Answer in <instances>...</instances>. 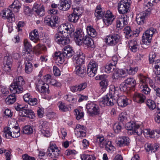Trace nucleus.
<instances>
[{
  "label": "nucleus",
  "instance_id": "33",
  "mask_svg": "<svg viewBox=\"0 0 160 160\" xmlns=\"http://www.w3.org/2000/svg\"><path fill=\"white\" fill-rule=\"evenodd\" d=\"M58 11L54 9H52L50 10V13L51 16H48L46 19L50 20H58L59 19L58 17L56 15Z\"/></svg>",
  "mask_w": 160,
  "mask_h": 160
},
{
  "label": "nucleus",
  "instance_id": "22",
  "mask_svg": "<svg viewBox=\"0 0 160 160\" xmlns=\"http://www.w3.org/2000/svg\"><path fill=\"white\" fill-rule=\"evenodd\" d=\"M32 9L37 14L40 16H43L45 14L44 8L43 5L35 3L33 5Z\"/></svg>",
  "mask_w": 160,
  "mask_h": 160
},
{
  "label": "nucleus",
  "instance_id": "18",
  "mask_svg": "<svg viewBox=\"0 0 160 160\" xmlns=\"http://www.w3.org/2000/svg\"><path fill=\"white\" fill-rule=\"evenodd\" d=\"M1 16L3 19H15L14 15L11 10L8 8H5L2 11L1 13Z\"/></svg>",
  "mask_w": 160,
  "mask_h": 160
},
{
  "label": "nucleus",
  "instance_id": "5",
  "mask_svg": "<svg viewBox=\"0 0 160 160\" xmlns=\"http://www.w3.org/2000/svg\"><path fill=\"white\" fill-rule=\"evenodd\" d=\"M131 3V0H121L118 5V10L119 13L123 14L128 12Z\"/></svg>",
  "mask_w": 160,
  "mask_h": 160
},
{
  "label": "nucleus",
  "instance_id": "2",
  "mask_svg": "<svg viewBox=\"0 0 160 160\" xmlns=\"http://www.w3.org/2000/svg\"><path fill=\"white\" fill-rule=\"evenodd\" d=\"M63 51L56 52L54 57V59L56 62L60 64L62 63L65 60V58H68L72 57L74 54V51L72 48L69 45H67L63 49Z\"/></svg>",
  "mask_w": 160,
  "mask_h": 160
},
{
  "label": "nucleus",
  "instance_id": "62",
  "mask_svg": "<svg viewBox=\"0 0 160 160\" xmlns=\"http://www.w3.org/2000/svg\"><path fill=\"white\" fill-rule=\"evenodd\" d=\"M42 47L39 44H38L35 48L36 53L38 55L41 53V51L42 49Z\"/></svg>",
  "mask_w": 160,
  "mask_h": 160
},
{
  "label": "nucleus",
  "instance_id": "44",
  "mask_svg": "<svg viewBox=\"0 0 160 160\" xmlns=\"http://www.w3.org/2000/svg\"><path fill=\"white\" fill-rule=\"evenodd\" d=\"M128 115L125 112H122L119 115V120L122 124L128 121Z\"/></svg>",
  "mask_w": 160,
  "mask_h": 160
},
{
  "label": "nucleus",
  "instance_id": "16",
  "mask_svg": "<svg viewBox=\"0 0 160 160\" xmlns=\"http://www.w3.org/2000/svg\"><path fill=\"white\" fill-rule=\"evenodd\" d=\"M141 134H142L146 137H148V135L151 138H158L160 137V130H156L150 131L149 129H146L141 132Z\"/></svg>",
  "mask_w": 160,
  "mask_h": 160
},
{
  "label": "nucleus",
  "instance_id": "60",
  "mask_svg": "<svg viewBox=\"0 0 160 160\" xmlns=\"http://www.w3.org/2000/svg\"><path fill=\"white\" fill-rule=\"evenodd\" d=\"M23 43L24 48L26 49L27 51H28V50H30L31 49L32 45L27 39H25Z\"/></svg>",
  "mask_w": 160,
  "mask_h": 160
},
{
  "label": "nucleus",
  "instance_id": "13",
  "mask_svg": "<svg viewBox=\"0 0 160 160\" xmlns=\"http://www.w3.org/2000/svg\"><path fill=\"white\" fill-rule=\"evenodd\" d=\"M121 37L117 34L107 36L105 38L106 43L109 46H114L120 41Z\"/></svg>",
  "mask_w": 160,
  "mask_h": 160
},
{
  "label": "nucleus",
  "instance_id": "61",
  "mask_svg": "<svg viewBox=\"0 0 160 160\" xmlns=\"http://www.w3.org/2000/svg\"><path fill=\"white\" fill-rule=\"evenodd\" d=\"M27 114V115L26 116V117H27L28 118L32 119H34L35 118V114L31 109H28Z\"/></svg>",
  "mask_w": 160,
  "mask_h": 160
},
{
  "label": "nucleus",
  "instance_id": "52",
  "mask_svg": "<svg viewBox=\"0 0 160 160\" xmlns=\"http://www.w3.org/2000/svg\"><path fill=\"white\" fill-rule=\"evenodd\" d=\"M74 112L75 114L76 115V118L77 120H79L82 118L83 117V112L81 110L75 109L74 110Z\"/></svg>",
  "mask_w": 160,
  "mask_h": 160
},
{
  "label": "nucleus",
  "instance_id": "42",
  "mask_svg": "<svg viewBox=\"0 0 160 160\" xmlns=\"http://www.w3.org/2000/svg\"><path fill=\"white\" fill-rule=\"evenodd\" d=\"M11 131L12 133L13 138H17L20 136V130L18 126L15 127L14 129H12Z\"/></svg>",
  "mask_w": 160,
  "mask_h": 160
},
{
  "label": "nucleus",
  "instance_id": "19",
  "mask_svg": "<svg viewBox=\"0 0 160 160\" xmlns=\"http://www.w3.org/2000/svg\"><path fill=\"white\" fill-rule=\"evenodd\" d=\"M73 61L77 65H81L84 63L85 58V55L82 52H77L73 57Z\"/></svg>",
  "mask_w": 160,
  "mask_h": 160
},
{
  "label": "nucleus",
  "instance_id": "48",
  "mask_svg": "<svg viewBox=\"0 0 160 160\" xmlns=\"http://www.w3.org/2000/svg\"><path fill=\"white\" fill-rule=\"evenodd\" d=\"M147 104L149 109L151 110H154L156 107L155 102L151 99H148L147 101Z\"/></svg>",
  "mask_w": 160,
  "mask_h": 160
},
{
  "label": "nucleus",
  "instance_id": "11",
  "mask_svg": "<svg viewBox=\"0 0 160 160\" xmlns=\"http://www.w3.org/2000/svg\"><path fill=\"white\" fill-rule=\"evenodd\" d=\"M98 69V64L94 61H90L87 66V73L90 77L95 76Z\"/></svg>",
  "mask_w": 160,
  "mask_h": 160
},
{
  "label": "nucleus",
  "instance_id": "29",
  "mask_svg": "<svg viewBox=\"0 0 160 160\" xmlns=\"http://www.w3.org/2000/svg\"><path fill=\"white\" fill-rule=\"evenodd\" d=\"M124 82L131 90H133L135 87L136 83L135 79L132 78H129L126 79Z\"/></svg>",
  "mask_w": 160,
  "mask_h": 160
},
{
  "label": "nucleus",
  "instance_id": "6",
  "mask_svg": "<svg viewBox=\"0 0 160 160\" xmlns=\"http://www.w3.org/2000/svg\"><path fill=\"white\" fill-rule=\"evenodd\" d=\"M160 0H150L148 2H145L144 4V8L145 9L143 15L141 17V19H145L151 13L152 7L153 6L152 3H157Z\"/></svg>",
  "mask_w": 160,
  "mask_h": 160
},
{
  "label": "nucleus",
  "instance_id": "8",
  "mask_svg": "<svg viewBox=\"0 0 160 160\" xmlns=\"http://www.w3.org/2000/svg\"><path fill=\"white\" fill-rule=\"evenodd\" d=\"M156 31L153 28H150L146 31L142 36V43L146 45H148L151 42L152 36Z\"/></svg>",
  "mask_w": 160,
  "mask_h": 160
},
{
  "label": "nucleus",
  "instance_id": "26",
  "mask_svg": "<svg viewBox=\"0 0 160 160\" xmlns=\"http://www.w3.org/2000/svg\"><path fill=\"white\" fill-rule=\"evenodd\" d=\"M29 38L31 40L35 43H37L39 41V36L38 31L34 29L29 33Z\"/></svg>",
  "mask_w": 160,
  "mask_h": 160
},
{
  "label": "nucleus",
  "instance_id": "47",
  "mask_svg": "<svg viewBox=\"0 0 160 160\" xmlns=\"http://www.w3.org/2000/svg\"><path fill=\"white\" fill-rule=\"evenodd\" d=\"M149 78L141 74V85L146 86L148 85Z\"/></svg>",
  "mask_w": 160,
  "mask_h": 160
},
{
  "label": "nucleus",
  "instance_id": "39",
  "mask_svg": "<svg viewBox=\"0 0 160 160\" xmlns=\"http://www.w3.org/2000/svg\"><path fill=\"white\" fill-rule=\"evenodd\" d=\"M37 90L39 92L43 93H49V86L46 83L44 84V85L41 87V88H40Z\"/></svg>",
  "mask_w": 160,
  "mask_h": 160
},
{
  "label": "nucleus",
  "instance_id": "25",
  "mask_svg": "<svg viewBox=\"0 0 160 160\" xmlns=\"http://www.w3.org/2000/svg\"><path fill=\"white\" fill-rule=\"evenodd\" d=\"M71 1V0H62L60 1V7L59 9L63 11H66L70 7Z\"/></svg>",
  "mask_w": 160,
  "mask_h": 160
},
{
  "label": "nucleus",
  "instance_id": "12",
  "mask_svg": "<svg viewBox=\"0 0 160 160\" xmlns=\"http://www.w3.org/2000/svg\"><path fill=\"white\" fill-rule=\"evenodd\" d=\"M47 122L42 120L39 122V128L42 135L46 137H49L51 135L49 128L48 127Z\"/></svg>",
  "mask_w": 160,
  "mask_h": 160
},
{
  "label": "nucleus",
  "instance_id": "20",
  "mask_svg": "<svg viewBox=\"0 0 160 160\" xmlns=\"http://www.w3.org/2000/svg\"><path fill=\"white\" fill-rule=\"evenodd\" d=\"M116 102L118 106L121 107H124L127 106L128 104V99L124 95H121L116 98Z\"/></svg>",
  "mask_w": 160,
  "mask_h": 160
},
{
  "label": "nucleus",
  "instance_id": "1",
  "mask_svg": "<svg viewBox=\"0 0 160 160\" xmlns=\"http://www.w3.org/2000/svg\"><path fill=\"white\" fill-rule=\"evenodd\" d=\"M118 88H115L114 86L111 85L110 87L109 93H108L102 98L100 101V105H103L104 106H112L116 103V98H118L119 93L118 92Z\"/></svg>",
  "mask_w": 160,
  "mask_h": 160
},
{
  "label": "nucleus",
  "instance_id": "58",
  "mask_svg": "<svg viewBox=\"0 0 160 160\" xmlns=\"http://www.w3.org/2000/svg\"><path fill=\"white\" fill-rule=\"evenodd\" d=\"M156 57L155 53L154 52H150L149 55V60L150 63H152L154 62H155V59Z\"/></svg>",
  "mask_w": 160,
  "mask_h": 160
},
{
  "label": "nucleus",
  "instance_id": "32",
  "mask_svg": "<svg viewBox=\"0 0 160 160\" xmlns=\"http://www.w3.org/2000/svg\"><path fill=\"white\" fill-rule=\"evenodd\" d=\"M83 43L88 47L93 48L94 47L93 41L89 37H85L82 41Z\"/></svg>",
  "mask_w": 160,
  "mask_h": 160
},
{
  "label": "nucleus",
  "instance_id": "57",
  "mask_svg": "<svg viewBox=\"0 0 160 160\" xmlns=\"http://www.w3.org/2000/svg\"><path fill=\"white\" fill-rule=\"evenodd\" d=\"M12 59L10 57L5 56L4 58V64L12 66Z\"/></svg>",
  "mask_w": 160,
  "mask_h": 160
},
{
  "label": "nucleus",
  "instance_id": "38",
  "mask_svg": "<svg viewBox=\"0 0 160 160\" xmlns=\"http://www.w3.org/2000/svg\"><path fill=\"white\" fill-rule=\"evenodd\" d=\"M105 147L106 149L108 152H112L115 149L114 147L112 144L111 141H107L104 145L103 147Z\"/></svg>",
  "mask_w": 160,
  "mask_h": 160
},
{
  "label": "nucleus",
  "instance_id": "28",
  "mask_svg": "<svg viewBox=\"0 0 160 160\" xmlns=\"http://www.w3.org/2000/svg\"><path fill=\"white\" fill-rule=\"evenodd\" d=\"M95 141L102 148H103V145L107 141L102 135H98L95 138Z\"/></svg>",
  "mask_w": 160,
  "mask_h": 160
},
{
  "label": "nucleus",
  "instance_id": "54",
  "mask_svg": "<svg viewBox=\"0 0 160 160\" xmlns=\"http://www.w3.org/2000/svg\"><path fill=\"white\" fill-rule=\"evenodd\" d=\"M32 128L30 126H26L24 128L23 132L25 134H30L32 133Z\"/></svg>",
  "mask_w": 160,
  "mask_h": 160
},
{
  "label": "nucleus",
  "instance_id": "15",
  "mask_svg": "<svg viewBox=\"0 0 160 160\" xmlns=\"http://www.w3.org/2000/svg\"><path fill=\"white\" fill-rule=\"evenodd\" d=\"M70 36H60L59 34L56 33L54 36V40L59 44L65 45L69 43L70 40L69 38Z\"/></svg>",
  "mask_w": 160,
  "mask_h": 160
},
{
  "label": "nucleus",
  "instance_id": "21",
  "mask_svg": "<svg viewBox=\"0 0 160 160\" xmlns=\"http://www.w3.org/2000/svg\"><path fill=\"white\" fill-rule=\"evenodd\" d=\"M87 82H82L78 84L71 86L70 90L73 92H80L84 90L87 87Z\"/></svg>",
  "mask_w": 160,
  "mask_h": 160
},
{
  "label": "nucleus",
  "instance_id": "30",
  "mask_svg": "<svg viewBox=\"0 0 160 160\" xmlns=\"http://www.w3.org/2000/svg\"><path fill=\"white\" fill-rule=\"evenodd\" d=\"M24 63L25 65V72L28 74L31 73L32 71L33 66L30 61L26 58Z\"/></svg>",
  "mask_w": 160,
  "mask_h": 160
},
{
  "label": "nucleus",
  "instance_id": "40",
  "mask_svg": "<svg viewBox=\"0 0 160 160\" xmlns=\"http://www.w3.org/2000/svg\"><path fill=\"white\" fill-rule=\"evenodd\" d=\"M114 88H119L118 90V92L119 93V90L120 89L121 91H122L124 92H126L131 90L130 88L128 87V86L127 85V84H125V82H124V81L123 83L121 84L120 86V87H115L114 86Z\"/></svg>",
  "mask_w": 160,
  "mask_h": 160
},
{
  "label": "nucleus",
  "instance_id": "3",
  "mask_svg": "<svg viewBox=\"0 0 160 160\" xmlns=\"http://www.w3.org/2000/svg\"><path fill=\"white\" fill-rule=\"evenodd\" d=\"M25 82L22 77L21 76L16 77L13 80L9 87L10 90L13 93H21L23 90L22 86L24 84Z\"/></svg>",
  "mask_w": 160,
  "mask_h": 160
},
{
  "label": "nucleus",
  "instance_id": "63",
  "mask_svg": "<svg viewBox=\"0 0 160 160\" xmlns=\"http://www.w3.org/2000/svg\"><path fill=\"white\" fill-rule=\"evenodd\" d=\"M21 4L17 0H15L13 2L10 6L11 8H21Z\"/></svg>",
  "mask_w": 160,
  "mask_h": 160
},
{
  "label": "nucleus",
  "instance_id": "23",
  "mask_svg": "<svg viewBox=\"0 0 160 160\" xmlns=\"http://www.w3.org/2000/svg\"><path fill=\"white\" fill-rule=\"evenodd\" d=\"M118 140L117 144L121 147L128 145L130 143V140L128 137L122 136L118 138Z\"/></svg>",
  "mask_w": 160,
  "mask_h": 160
},
{
  "label": "nucleus",
  "instance_id": "37",
  "mask_svg": "<svg viewBox=\"0 0 160 160\" xmlns=\"http://www.w3.org/2000/svg\"><path fill=\"white\" fill-rule=\"evenodd\" d=\"M87 33L90 36L95 37L97 35V32L96 30L91 26H88L87 28Z\"/></svg>",
  "mask_w": 160,
  "mask_h": 160
},
{
  "label": "nucleus",
  "instance_id": "64",
  "mask_svg": "<svg viewBox=\"0 0 160 160\" xmlns=\"http://www.w3.org/2000/svg\"><path fill=\"white\" fill-rule=\"evenodd\" d=\"M28 109H26L25 107H23L22 110H21V111L19 112L18 114L19 115L22 117H26L27 115V113H28Z\"/></svg>",
  "mask_w": 160,
  "mask_h": 160
},
{
  "label": "nucleus",
  "instance_id": "27",
  "mask_svg": "<svg viewBox=\"0 0 160 160\" xmlns=\"http://www.w3.org/2000/svg\"><path fill=\"white\" fill-rule=\"evenodd\" d=\"M65 100L70 103V105L75 103L77 101L78 96L77 95H66L64 96Z\"/></svg>",
  "mask_w": 160,
  "mask_h": 160
},
{
  "label": "nucleus",
  "instance_id": "43",
  "mask_svg": "<svg viewBox=\"0 0 160 160\" xmlns=\"http://www.w3.org/2000/svg\"><path fill=\"white\" fill-rule=\"evenodd\" d=\"M115 68V66L112 65L111 63H110L108 65L105 66V71L107 73H109L114 71Z\"/></svg>",
  "mask_w": 160,
  "mask_h": 160
},
{
  "label": "nucleus",
  "instance_id": "10",
  "mask_svg": "<svg viewBox=\"0 0 160 160\" xmlns=\"http://www.w3.org/2000/svg\"><path fill=\"white\" fill-rule=\"evenodd\" d=\"M126 128L128 130V133L132 135V134H137L139 136L138 130H139V126L137 125L132 121H130L126 123Z\"/></svg>",
  "mask_w": 160,
  "mask_h": 160
},
{
  "label": "nucleus",
  "instance_id": "59",
  "mask_svg": "<svg viewBox=\"0 0 160 160\" xmlns=\"http://www.w3.org/2000/svg\"><path fill=\"white\" fill-rule=\"evenodd\" d=\"M133 100L138 103L140 102V93L138 92H135L133 96Z\"/></svg>",
  "mask_w": 160,
  "mask_h": 160
},
{
  "label": "nucleus",
  "instance_id": "53",
  "mask_svg": "<svg viewBox=\"0 0 160 160\" xmlns=\"http://www.w3.org/2000/svg\"><path fill=\"white\" fill-rule=\"evenodd\" d=\"M124 33L126 35V37L127 38L130 37L132 35L131 34V30L130 27L127 26L125 27L123 29Z\"/></svg>",
  "mask_w": 160,
  "mask_h": 160
},
{
  "label": "nucleus",
  "instance_id": "51",
  "mask_svg": "<svg viewBox=\"0 0 160 160\" xmlns=\"http://www.w3.org/2000/svg\"><path fill=\"white\" fill-rule=\"evenodd\" d=\"M122 124L121 122H116L113 126V129L116 133L119 132L122 128Z\"/></svg>",
  "mask_w": 160,
  "mask_h": 160
},
{
  "label": "nucleus",
  "instance_id": "4",
  "mask_svg": "<svg viewBox=\"0 0 160 160\" xmlns=\"http://www.w3.org/2000/svg\"><path fill=\"white\" fill-rule=\"evenodd\" d=\"M77 21H72V22L62 24L58 28V32L63 36H72V34L74 30V28L71 22L75 23Z\"/></svg>",
  "mask_w": 160,
  "mask_h": 160
},
{
  "label": "nucleus",
  "instance_id": "45",
  "mask_svg": "<svg viewBox=\"0 0 160 160\" xmlns=\"http://www.w3.org/2000/svg\"><path fill=\"white\" fill-rule=\"evenodd\" d=\"M82 160H95L96 158L93 155L82 154L81 155Z\"/></svg>",
  "mask_w": 160,
  "mask_h": 160
},
{
  "label": "nucleus",
  "instance_id": "49",
  "mask_svg": "<svg viewBox=\"0 0 160 160\" xmlns=\"http://www.w3.org/2000/svg\"><path fill=\"white\" fill-rule=\"evenodd\" d=\"M127 24V21H117L116 27L118 30L121 29L125 25Z\"/></svg>",
  "mask_w": 160,
  "mask_h": 160
},
{
  "label": "nucleus",
  "instance_id": "55",
  "mask_svg": "<svg viewBox=\"0 0 160 160\" xmlns=\"http://www.w3.org/2000/svg\"><path fill=\"white\" fill-rule=\"evenodd\" d=\"M3 131L4 132L3 134V136L5 138H11V137L12 138V133L11 131L4 128V130Z\"/></svg>",
  "mask_w": 160,
  "mask_h": 160
},
{
  "label": "nucleus",
  "instance_id": "31",
  "mask_svg": "<svg viewBox=\"0 0 160 160\" xmlns=\"http://www.w3.org/2000/svg\"><path fill=\"white\" fill-rule=\"evenodd\" d=\"M79 10L78 8L74 9L73 10L74 13L71 14H68L67 16L68 17L69 20H78L79 19L80 15H79V13L77 12Z\"/></svg>",
  "mask_w": 160,
  "mask_h": 160
},
{
  "label": "nucleus",
  "instance_id": "9",
  "mask_svg": "<svg viewBox=\"0 0 160 160\" xmlns=\"http://www.w3.org/2000/svg\"><path fill=\"white\" fill-rule=\"evenodd\" d=\"M72 36L74 35V40L77 44L80 46L82 44V41L85 38V35L82 30L80 28H78L75 32L72 33Z\"/></svg>",
  "mask_w": 160,
  "mask_h": 160
},
{
  "label": "nucleus",
  "instance_id": "24",
  "mask_svg": "<svg viewBox=\"0 0 160 160\" xmlns=\"http://www.w3.org/2000/svg\"><path fill=\"white\" fill-rule=\"evenodd\" d=\"M75 72L76 74L81 77H84L86 75V69L82 65H76Z\"/></svg>",
  "mask_w": 160,
  "mask_h": 160
},
{
  "label": "nucleus",
  "instance_id": "34",
  "mask_svg": "<svg viewBox=\"0 0 160 160\" xmlns=\"http://www.w3.org/2000/svg\"><path fill=\"white\" fill-rule=\"evenodd\" d=\"M58 106L59 110L62 112H66L69 110V106L61 101L58 102Z\"/></svg>",
  "mask_w": 160,
  "mask_h": 160
},
{
  "label": "nucleus",
  "instance_id": "7",
  "mask_svg": "<svg viewBox=\"0 0 160 160\" xmlns=\"http://www.w3.org/2000/svg\"><path fill=\"white\" fill-rule=\"evenodd\" d=\"M86 108L88 113L90 116H93L99 114V108L94 103L90 102L87 104Z\"/></svg>",
  "mask_w": 160,
  "mask_h": 160
},
{
  "label": "nucleus",
  "instance_id": "14",
  "mask_svg": "<svg viewBox=\"0 0 160 160\" xmlns=\"http://www.w3.org/2000/svg\"><path fill=\"white\" fill-rule=\"evenodd\" d=\"M47 152L49 156L51 158H58L60 153V150L58 149L55 144H50Z\"/></svg>",
  "mask_w": 160,
  "mask_h": 160
},
{
  "label": "nucleus",
  "instance_id": "36",
  "mask_svg": "<svg viewBox=\"0 0 160 160\" xmlns=\"http://www.w3.org/2000/svg\"><path fill=\"white\" fill-rule=\"evenodd\" d=\"M14 94L9 95L5 99V102L8 105H10L16 101V98Z\"/></svg>",
  "mask_w": 160,
  "mask_h": 160
},
{
  "label": "nucleus",
  "instance_id": "35",
  "mask_svg": "<svg viewBox=\"0 0 160 160\" xmlns=\"http://www.w3.org/2000/svg\"><path fill=\"white\" fill-rule=\"evenodd\" d=\"M137 44L136 41L134 40H131L129 42V47L132 52H136L138 49L139 46Z\"/></svg>",
  "mask_w": 160,
  "mask_h": 160
},
{
  "label": "nucleus",
  "instance_id": "17",
  "mask_svg": "<svg viewBox=\"0 0 160 160\" xmlns=\"http://www.w3.org/2000/svg\"><path fill=\"white\" fill-rule=\"evenodd\" d=\"M74 132L78 137H84L86 136V130L85 128L82 125H77Z\"/></svg>",
  "mask_w": 160,
  "mask_h": 160
},
{
  "label": "nucleus",
  "instance_id": "46",
  "mask_svg": "<svg viewBox=\"0 0 160 160\" xmlns=\"http://www.w3.org/2000/svg\"><path fill=\"white\" fill-rule=\"evenodd\" d=\"M58 21H44V23L51 27H57L58 25Z\"/></svg>",
  "mask_w": 160,
  "mask_h": 160
},
{
  "label": "nucleus",
  "instance_id": "50",
  "mask_svg": "<svg viewBox=\"0 0 160 160\" xmlns=\"http://www.w3.org/2000/svg\"><path fill=\"white\" fill-rule=\"evenodd\" d=\"M155 69L156 70L155 74L156 75H160V60H156L155 62Z\"/></svg>",
  "mask_w": 160,
  "mask_h": 160
},
{
  "label": "nucleus",
  "instance_id": "41",
  "mask_svg": "<svg viewBox=\"0 0 160 160\" xmlns=\"http://www.w3.org/2000/svg\"><path fill=\"white\" fill-rule=\"evenodd\" d=\"M101 89L104 92L106 90L108 85V81L107 79L102 80L100 82Z\"/></svg>",
  "mask_w": 160,
  "mask_h": 160
},
{
  "label": "nucleus",
  "instance_id": "56",
  "mask_svg": "<svg viewBox=\"0 0 160 160\" xmlns=\"http://www.w3.org/2000/svg\"><path fill=\"white\" fill-rule=\"evenodd\" d=\"M105 18L108 19H111L113 20L115 18V16L113 15L110 10H108L105 14Z\"/></svg>",
  "mask_w": 160,
  "mask_h": 160
}]
</instances>
